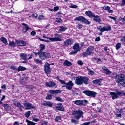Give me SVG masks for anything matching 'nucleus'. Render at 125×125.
I'll return each instance as SVG.
<instances>
[{"label": "nucleus", "instance_id": "f3484780", "mask_svg": "<svg viewBox=\"0 0 125 125\" xmlns=\"http://www.w3.org/2000/svg\"><path fill=\"white\" fill-rule=\"evenodd\" d=\"M49 93L52 94V96H53L54 94H58L59 93H61V92H62V90H50L49 91Z\"/></svg>", "mask_w": 125, "mask_h": 125}, {"label": "nucleus", "instance_id": "bb28decb", "mask_svg": "<svg viewBox=\"0 0 125 125\" xmlns=\"http://www.w3.org/2000/svg\"><path fill=\"white\" fill-rule=\"evenodd\" d=\"M111 26L109 25L107 26H104L103 27V29H102V31L103 32H108V31H111Z\"/></svg>", "mask_w": 125, "mask_h": 125}, {"label": "nucleus", "instance_id": "ddd939ff", "mask_svg": "<svg viewBox=\"0 0 125 125\" xmlns=\"http://www.w3.org/2000/svg\"><path fill=\"white\" fill-rule=\"evenodd\" d=\"M72 43H74V40L71 39H67L63 42V45H64V46H68L69 45H71Z\"/></svg>", "mask_w": 125, "mask_h": 125}, {"label": "nucleus", "instance_id": "13d9d810", "mask_svg": "<svg viewBox=\"0 0 125 125\" xmlns=\"http://www.w3.org/2000/svg\"><path fill=\"white\" fill-rule=\"evenodd\" d=\"M77 63L78 65H80V66H83V62L82 61H78Z\"/></svg>", "mask_w": 125, "mask_h": 125}, {"label": "nucleus", "instance_id": "9d476101", "mask_svg": "<svg viewBox=\"0 0 125 125\" xmlns=\"http://www.w3.org/2000/svg\"><path fill=\"white\" fill-rule=\"evenodd\" d=\"M45 86L53 88V87H57V85L54 82L49 81V82L45 83Z\"/></svg>", "mask_w": 125, "mask_h": 125}, {"label": "nucleus", "instance_id": "72a5a7b5", "mask_svg": "<svg viewBox=\"0 0 125 125\" xmlns=\"http://www.w3.org/2000/svg\"><path fill=\"white\" fill-rule=\"evenodd\" d=\"M45 49V46L43 44H41L40 45V51L39 52H43V50Z\"/></svg>", "mask_w": 125, "mask_h": 125}, {"label": "nucleus", "instance_id": "2f4dec72", "mask_svg": "<svg viewBox=\"0 0 125 125\" xmlns=\"http://www.w3.org/2000/svg\"><path fill=\"white\" fill-rule=\"evenodd\" d=\"M0 41H1V42H2L3 43H4L5 45H7L8 44V43H7V40L5 38L3 37L0 38Z\"/></svg>", "mask_w": 125, "mask_h": 125}, {"label": "nucleus", "instance_id": "680f3d73", "mask_svg": "<svg viewBox=\"0 0 125 125\" xmlns=\"http://www.w3.org/2000/svg\"><path fill=\"white\" fill-rule=\"evenodd\" d=\"M109 18L110 19H112V20H114V21H117V19L114 17L112 16H108Z\"/></svg>", "mask_w": 125, "mask_h": 125}, {"label": "nucleus", "instance_id": "f8f14e48", "mask_svg": "<svg viewBox=\"0 0 125 125\" xmlns=\"http://www.w3.org/2000/svg\"><path fill=\"white\" fill-rule=\"evenodd\" d=\"M23 105L25 107V109H26L27 110H30V109H34V106H33V104L28 102L24 103Z\"/></svg>", "mask_w": 125, "mask_h": 125}, {"label": "nucleus", "instance_id": "4d7b16f0", "mask_svg": "<svg viewBox=\"0 0 125 125\" xmlns=\"http://www.w3.org/2000/svg\"><path fill=\"white\" fill-rule=\"evenodd\" d=\"M118 114H116L117 117H122V111L121 110L118 111Z\"/></svg>", "mask_w": 125, "mask_h": 125}, {"label": "nucleus", "instance_id": "e2e57ef3", "mask_svg": "<svg viewBox=\"0 0 125 125\" xmlns=\"http://www.w3.org/2000/svg\"><path fill=\"white\" fill-rule=\"evenodd\" d=\"M1 88L3 89L4 90H6V86L5 85V84H4L1 86Z\"/></svg>", "mask_w": 125, "mask_h": 125}, {"label": "nucleus", "instance_id": "7c9ffc66", "mask_svg": "<svg viewBox=\"0 0 125 125\" xmlns=\"http://www.w3.org/2000/svg\"><path fill=\"white\" fill-rule=\"evenodd\" d=\"M103 9L106 10L109 13H113V10H110V8L109 6L103 7Z\"/></svg>", "mask_w": 125, "mask_h": 125}, {"label": "nucleus", "instance_id": "b1692460", "mask_svg": "<svg viewBox=\"0 0 125 125\" xmlns=\"http://www.w3.org/2000/svg\"><path fill=\"white\" fill-rule=\"evenodd\" d=\"M82 83H84V84H88V78L86 77H83L82 76Z\"/></svg>", "mask_w": 125, "mask_h": 125}, {"label": "nucleus", "instance_id": "423d86ee", "mask_svg": "<svg viewBox=\"0 0 125 125\" xmlns=\"http://www.w3.org/2000/svg\"><path fill=\"white\" fill-rule=\"evenodd\" d=\"M73 103L78 106H85L88 102L86 100H76L73 102Z\"/></svg>", "mask_w": 125, "mask_h": 125}, {"label": "nucleus", "instance_id": "338daca9", "mask_svg": "<svg viewBox=\"0 0 125 125\" xmlns=\"http://www.w3.org/2000/svg\"><path fill=\"white\" fill-rule=\"evenodd\" d=\"M121 42H125V36H124L121 39Z\"/></svg>", "mask_w": 125, "mask_h": 125}, {"label": "nucleus", "instance_id": "6e6d98bb", "mask_svg": "<svg viewBox=\"0 0 125 125\" xmlns=\"http://www.w3.org/2000/svg\"><path fill=\"white\" fill-rule=\"evenodd\" d=\"M77 27L78 28V29H82V28H83V24L78 23L77 25Z\"/></svg>", "mask_w": 125, "mask_h": 125}, {"label": "nucleus", "instance_id": "c756f323", "mask_svg": "<svg viewBox=\"0 0 125 125\" xmlns=\"http://www.w3.org/2000/svg\"><path fill=\"white\" fill-rule=\"evenodd\" d=\"M103 71H104L105 74H106V75H110L111 74V71H110V70H109V69H108V68L106 67H103L102 68Z\"/></svg>", "mask_w": 125, "mask_h": 125}, {"label": "nucleus", "instance_id": "49530a36", "mask_svg": "<svg viewBox=\"0 0 125 125\" xmlns=\"http://www.w3.org/2000/svg\"><path fill=\"white\" fill-rule=\"evenodd\" d=\"M30 115H31V111H28L25 113V116L26 118H29L30 117Z\"/></svg>", "mask_w": 125, "mask_h": 125}, {"label": "nucleus", "instance_id": "79ce46f5", "mask_svg": "<svg viewBox=\"0 0 125 125\" xmlns=\"http://www.w3.org/2000/svg\"><path fill=\"white\" fill-rule=\"evenodd\" d=\"M56 100H57V101H59L60 102H64V100L60 98V97H56Z\"/></svg>", "mask_w": 125, "mask_h": 125}, {"label": "nucleus", "instance_id": "ea45409f", "mask_svg": "<svg viewBox=\"0 0 125 125\" xmlns=\"http://www.w3.org/2000/svg\"><path fill=\"white\" fill-rule=\"evenodd\" d=\"M45 99L46 100H51L52 99V96L50 94L47 95Z\"/></svg>", "mask_w": 125, "mask_h": 125}, {"label": "nucleus", "instance_id": "4468645a", "mask_svg": "<svg viewBox=\"0 0 125 125\" xmlns=\"http://www.w3.org/2000/svg\"><path fill=\"white\" fill-rule=\"evenodd\" d=\"M72 48L74 50H75V51H77V52H79V51H81V50H82V48L80 47V44H79V43L78 42L74 43Z\"/></svg>", "mask_w": 125, "mask_h": 125}, {"label": "nucleus", "instance_id": "58836bf2", "mask_svg": "<svg viewBox=\"0 0 125 125\" xmlns=\"http://www.w3.org/2000/svg\"><path fill=\"white\" fill-rule=\"evenodd\" d=\"M69 7L70 8H78V5L70 3L69 4Z\"/></svg>", "mask_w": 125, "mask_h": 125}, {"label": "nucleus", "instance_id": "864d4df0", "mask_svg": "<svg viewBox=\"0 0 125 125\" xmlns=\"http://www.w3.org/2000/svg\"><path fill=\"white\" fill-rule=\"evenodd\" d=\"M3 107L6 109H8L9 108V105L7 104H5L3 105Z\"/></svg>", "mask_w": 125, "mask_h": 125}, {"label": "nucleus", "instance_id": "a18cd8bd", "mask_svg": "<svg viewBox=\"0 0 125 125\" xmlns=\"http://www.w3.org/2000/svg\"><path fill=\"white\" fill-rule=\"evenodd\" d=\"M117 77H118V75L116 73H113L111 75V78H112V79H115V82L117 81Z\"/></svg>", "mask_w": 125, "mask_h": 125}, {"label": "nucleus", "instance_id": "0eeeda50", "mask_svg": "<svg viewBox=\"0 0 125 125\" xmlns=\"http://www.w3.org/2000/svg\"><path fill=\"white\" fill-rule=\"evenodd\" d=\"M83 93L87 95V96H89L90 97H93V98H95L96 97V95H97V93L92 91H88V90H84L83 91Z\"/></svg>", "mask_w": 125, "mask_h": 125}, {"label": "nucleus", "instance_id": "e433bc0d", "mask_svg": "<svg viewBox=\"0 0 125 125\" xmlns=\"http://www.w3.org/2000/svg\"><path fill=\"white\" fill-rule=\"evenodd\" d=\"M9 46H12L13 47H15V46H16V43H15V42L13 41V42L10 41L9 43Z\"/></svg>", "mask_w": 125, "mask_h": 125}, {"label": "nucleus", "instance_id": "c85d7f7f", "mask_svg": "<svg viewBox=\"0 0 125 125\" xmlns=\"http://www.w3.org/2000/svg\"><path fill=\"white\" fill-rule=\"evenodd\" d=\"M63 66H66V67H69V66H72V62L66 60L65 61H64V62L63 63Z\"/></svg>", "mask_w": 125, "mask_h": 125}, {"label": "nucleus", "instance_id": "2eb2a0df", "mask_svg": "<svg viewBox=\"0 0 125 125\" xmlns=\"http://www.w3.org/2000/svg\"><path fill=\"white\" fill-rule=\"evenodd\" d=\"M75 83L76 84H77V85H82V84H83V79L82 76L76 77Z\"/></svg>", "mask_w": 125, "mask_h": 125}, {"label": "nucleus", "instance_id": "f03ea898", "mask_svg": "<svg viewBox=\"0 0 125 125\" xmlns=\"http://www.w3.org/2000/svg\"><path fill=\"white\" fill-rule=\"evenodd\" d=\"M38 55L39 58L42 59V60H46V59H48L51 57L50 53L46 52H38Z\"/></svg>", "mask_w": 125, "mask_h": 125}, {"label": "nucleus", "instance_id": "1a4fd4ad", "mask_svg": "<svg viewBox=\"0 0 125 125\" xmlns=\"http://www.w3.org/2000/svg\"><path fill=\"white\" fill-rule=\"evenodd\" d=\"M43 39H47V40H49L50 42H62V39L59 38L58 37H55V38H49L46 37L44 36V34L43 36Z\"/></svg>", "mask_w": 125, "mask_h": 125}, {"label": "nucleus", "instance_id": "4be33fe9", "mask_svg": "<svg viewBox=\"0 0 125 125\" xmlns=\"http://www.w3.org/2000/svg\"><path fill=\"white\" fill-rule=\"evenodd\" d=\"M28 77H21V80L20 81V83L21 84H23V83H26V82H28Z\"/></svg>", "mask_w": 125, "mask_h": 125}, {"label": "nucleus", "instance_id": "0e129e2a", "mask_svg": "<svg viewBox=\"0 0 125 125\" xmlns=\"http://www.w3.org/2000/svg\"><path fill=\"white\" fill-rule=\"evenodd\" d=\"M54 11H58V10H59V7L58 6H56L54 7Z\"/></svg>", "mask_w": 125, "mask_h": 125}, {"label": "nucleus", "instance_id": "052dcab7", "mask_svg": "<svg viewBox=\"0 0 125 125\" xmlns=\"http://www.w3.org/2000/svg\"><path fill=\"white\" fill-rule=\"evenodd\" d=\"M28 125H36V123L33 122H31L29 121L28 123H27Z\"/></svg>", "mask_w": 125, "mask_h": 125}, {"label": "nucleus", "instance_id": "774afa93", "mask_svg": "<svg viewBox=\"0 0 125 125\" xmlns=\"http://www.w3.org/2000/svg\"><path fill=\"white\" fill-rule=\"evenodd\" d=\"M89 124H90V122H86V123L83 124L81 125H89Z\"/></svg>", "mask_w": 125, "mask_h": 125}, {"label": "nucleus", "instance_id": "09e8293b", "mask_svg": "<svg viewBox=\"0 0 125 125\" xmlns=\"http://www.w3.org/2000/svg\"><path fill=\"white\" fill-rule=\"evenodd\" d=\"M44 19V16L43 15H40L38 17V20L41 21V20H43Z\"/></svg>", "mask_w": 125, "mask_h": 125}, {"label": "nucleus", "instance_id": "39448f33", "mask_svg": "<svg viewBox=\"0 0 125 125\" xmlns=\"http://www.w3.org/2000/svg\"><path fill=\"white\" fill-rule=\"evenodd\" d=\"M74 21H79V22H83L84 24L90 25V21H88L83 16H79L74 19Z\"/></svg>", "mask_w": 125, "mask_h": 125}, {"label": "nucleus", "instance_id": "de8ad7c7", "mask_svg": "<svg viewBox=\"0 0 125 125\" xmlns=\"http://www.w3.org/2000/svg\"><path fill=\"white\" fill-rule=\"evenodd\" d=\"M88 50L92 53L93 51L94 50V47L93 46H90L88 47Z\"/></svg>", "mask_w": 125, "mask_h": 125}, {"label": "nucleus", "instance_id": "c03bdc74", "mask_svg": "<svg viewBox=\"0 0 125 125\" xmlns=\"http://www.w3.org/2000/svg\"><path fill=\"white\" fill-rule=\"evenodd\" d=\"M71 123H73V124H78V123H79V120L77 119H74V118H72Z\"/></svg>", "mask_w": 125, "mask_h": 125}, {"label": "nucleus", "instance_id": "7ed1b4c3", "mask_svg": "<svg viewBox=\"0 0 125 125\" xmlns=\"http://www.w3.org/2000/svg\"><path fill=\"white\" fill-rule=\"evenodd\" d=\"M72 115L74 116V118L77 120H79L80 118H83V112L80 109L77 110H74L73 112Z\"/></svg>", "mask_w": 125, "mask_h": 125}, {"label": "nucleus", "instance_id": "f704fd0d", "mask_svg": "<svg viewBox=\"0 0 125 125\" xmlns=\"http://www.w3.org/2000/svg\"><path fill=\"white\" fill-rule=\"evenodd\" d=\"M56 78L57 79V80H58V81H59V82H60V83H62V84L66 85V84L67 83L65 81L60 79L59 76L56 77Z\"/></svg>", "mask_w": 125, "mask_h": 125}, {"label": "nucleus", "instance_id": "dca6fc26", "mask_svg": "<svg viewBox=\"0 0 125 125\" xmlns=\"http://www.w3.org/2000/svg\"><path fill=\"white\" fill-rule=\"evenodd\" d=\"M16 42L19 46H25L26 45V42L21 40L16 41Z\"/></svg>", "mask_w": 125, "mask_h": 125}, {"label": "nucleus", "instance_id": "3c124183", "mask_svg": "<svg viewBox=\"0 0 125 125\" xmlns=\"http://www.w3.org/2000/svg\"><path fill=\"white\" fill-rule=\"evenodd\" d=\"M56 21H57L58 23H62V20L61 18H56Z\"/></svg>", "mask_w": 125, "mask_h": 125}, {"label": "nucleus", "instance_id": "5fc2aeb1", "mask_svg": "<svg viewBox=\"0 0 125 125\" xmlns=\"http://www.w3.org/2000/svg\"><path fill=\"white\" fill-rule=\"evenodd\" d=\"M97 29L98 30H99L100 32H101V33H103V31H102V29H103V27H102V26H97Z\"/></svg>", "mask_w": 125, "mask_h": 125}, {"label": "nucleus", "instance_id": "20e7f679", "mask_svg": "<svg viewBox=\"0 0 125 125\" xmlns=\"http://www.w3.org/2000/svg\"><path fill=\"white\" fill-rule=\"evenodd\" d=\"M116 93L114 92H111L110 93V94L112 98V99L114 100L115 99H117V98H119V96L121 95V96H123V95H125L124 92L123 91H119V90H116Z\"/></svg>", "mask_w": 125, "mask_h": 125}, {"label": "nucleus", "instance_id": "412c9836", "mask_svg": "<svg viewBox=\"0 0 125 125\" xmlns=\"http://www.w3.org/2000/svg\"><path fill=\"white\" fill-rule=\"evenodd\" d=\"M28 56H29V55L23 53H21L20 54V57L22 60H28Z\"/></svg>", "mask_w": 125, "mask_h": 125}, {"label": "nucleus", "instance_id": "473e14b6", "mask_svg": "<svg viewBox=\"0 0 125 125\" xmlns=\"http://www.w3.org/2000/svg\"><path fill=\"white\" fill-rule=\"evenodd\" d=\"M42 104H43L44 106H48V107H52L53 105L52 103L49 101L43 103Z\"/></svg>", "mask_w": 125, "mask_h": 125}, {"label": "nucleus", "instance_id": "603ef678", "mask_svg": "<svg viewBox=\"0 0 125 125\" xmlns=\"http://www.w3.org/2000/svg\"><path fill=\"white\" fill-rule=\"evenodd\" d=\"M55 122H59V121H61V117L60 116H57L55 119Z\"/></svg>", "mask_w": 125, "mask_h": 125}, {"label": "nucleus", "instance_id": "a19ab883", "mask_svg": "<svg viewBox=\"0 0 125 125\" xmlns=\"http://www.w3.org/2000/svg\"><path fill=\"white\" fill-rule=\"evenodd\" d=\"M122 46V44L121 43H117L116 45V48L117 50L120 49Z\"/></svg>", "mask_w": 125, "mask_h": 125}, {"label": "nucleus", "instance_id": "cd10ccee", "mask_svg": "<svg viewBox=\"0 0 125 125\" xmlns=\"http://www.w3.org/2000/svg\"><path fill=\"white\" fill-rule=\"evenodd\" d=\"M91 52L90 51L88 50V48H87V49L85 51V52H84L83 53V55L84 57H86V56H88V55H90V54H91Z\"/></svg>", "mask_w": 125, "mask_h": 125}, {"label": "nucleus", "instance_id": "37998d69", "mask_svg": "<svg viewBox=\"0 0 125 125\" xmlns=\"http://www.w3.org/2000/svg\"><path fill=\"white\" fill-rule=\"evenodd\" d=\"M88 71V74L89 75H91V76H93V75H94V71H93V70H90V69L88 68L87 69Z\"/></svg>", "mask_w": 125, "mask_h": 125}, {"label": "nucleus", "instance_id": "4c0bfd02", "mask_svg": "<svg viewBox=\"0 0 125 125\" xmlns=\"http://www.w3.org/2000/svg\"><path fill=\"white\" fill-rule=\"evenodd\" d=\"M67 30V28L64 26H60V32H65Z\"/></svg>", "mask_w": 125, "mask_h": 125}, {"label": "nucleus", "instance_id": "5701e85b", "mask_svg": "<svg viewBox=\"0 0 125 125\" xmlns=\"http://www.w3.org/2000/svg\"><path fill=\"white\" fill-rule=\"evenodd\" d=\"M15 106H17V107L20 109L21 111H22L24 108V106L20 104L19 102H17L15 104Z\"/></svg>", "mask_w": 125, "mask_h": 125}, {"label": "nucleus", "instance_id": "c9c22d12", "mask_svg": "<svg viewBox=\"0 0 125 125\" xmlns=\"http://www.w3.org/2000/svg\"><path fill=\"white\" fill-rule=\"evenodd\" d=\"M25 70H27V68H26V67H23L22 66H20L18 68V72H20V71H25Z\"/></svg>", "mask_w": 125, "mask_h": 125}, {"label": "nucleus", "instance_id": "f257e3e1", "mask_svg": "<svg viewBox=\"0 0 125 125\" xmlns=\"http://www.w3.org/2000/svg\"><path fill=\"white\" fill-rule=\"evenodd\" d=\"M116 83L121 85H125V75L124 74H118L116 78Z\"/></svg>", "mask_w": 125, "mask_h": 125}, {"label": "nucleus", "instance_id": "69168bd1", "mask_svg": "<svg viewBox=\"0 0 125 125\" xmlns=\"http://www.w3.org/2000/svg\"><path fill=\"white\" fill-rule=\"evenodd\" d=\"M125 5V0H122V3L121 4V6L123 7Z\"/></svg>", "mask_w": 125, "mask_h": 125}, {"label": "nucleus", "instance_id": "9b49d317", "mask_svg": "<svg viewBox=\"0 0 125 125\" xmlns=\"http://www.w3.org/2000/svg\"><path fill=\"white\" fill-rule=\"evenodd\" d=\"M66 88L67 90H72L73 89V86L75 85V84L72 82V81H69L68 83H66Z\"/></svg>", "mask_w": 125, "mask_h": 125}, {"label": "nucleus", "instance_id": "393cba45", "mask_svg": "<svg viewBox=\"0 0 125 125\" xmlns=\"http://www.w3.org/2000/svg\"><path fill=\"white\" fill-rule=\"evenodd\" d=\"M22 25L24 26V27L22 28V32L23 33H26V32H27V31L29 30V26H28V24H26L25 23H22Z\"/></svg>", "mask_w": 125, "mask_h": 125}, {"label": "nucleus", "instance_id": "a878e982", "mask_svg": "<svg viewBox=\"0 0 125 125\" xmlns=\"http://www.w3.org/2000/svg\"><path fill=\"white\" fill-rule=\"evenodd\" d=\"M93 20L95 22H97L98 23L101 22V19H100V17H99V16L95 15L94 17H93Z\"/></svg>", "mask_w": 125, "mask_h": 125}, {"label": "nucleus", "instance_id": "bf43d9fd", "mask_svg": "<svg viewBox=\"0 0 125 125\" xmlns=\"http://www.w3.org/2000/svg\"><path fill=\"white\" fill-rule=\"evenodd\" d=\"M35 62L36 63H42V61L40 59H36Z\"/></svg>", "mask_w": 125, "mask_h": 125}, {"label": "nucleus", "instance_id": "aec40b11", "mask_svg": "<svg viewBox=\"0 0 125 125\" xmlns=\"http://www.w3.org/2000/svg\"><path fill=\"white\" fill-rule=\"evenodd\" d=\"M101 82H102V79H96L92 81L93 84H96V85H101Z\"/></svg>", "mask_w": 125, "mask_h": 125}, {"label": "nucleus", "instance_id": "8fccbe9b", "mask_svg": "<svg viewBox=\"0 0 125 125\" xmlns=\"http://www.w3.org/2000/svg\"><path fill=\"white\" fill-rule=\"evenodd\" d=\"M78 53V52L75 51V50L73 51H71L69 53L70 55H73L74 54H77Z\"/></svg>", "mask_w": 125, "mask_h": 125}, {"label": "nucleus", "instance_id": "a211bd4d", "mask_svg": "<svg viewBox=\"0 0 125 125\" xmlns=\"http://www.w3.org/2000/svg\"><path fill=\"white\" fill-rule=\"evenodd\" d=\"M55 110H58V111H64V107L62 106V103H59L55 107Z\"/></svg>", "mask_w": 125, "mask_h": 125}, {"label": "nucleus", "instance_id": "6ab92c4d", "mask_svg": "<svg viewBox=\"0 0 125 125\" xmlns=\"http://www.w3.org/2000/svg\"><path fill=\"white\" fill-rule=\"evenodd\" d=\"M85 14L90 18H93L94 17L95 14L92 13L91 11H87L85 12Z\"/></svg>", "mask_w": 125, "mask_h": 125}, {"label": "nucleus", "instance_id": "6e6552de", "mask_svg": "<svg viewBox=\"0 0 125 125\" xmlns=\"http://www.w3.org/2000/svg\"><path fill=\"white\" fill-rule=\"evenodd\" d=\"M44 71L46 75H49L51 72V68H50V64L48 62L45 63L44 65Z\"/></svg>", "mask_w": 125, "mask_h": 125}]
</instances>
